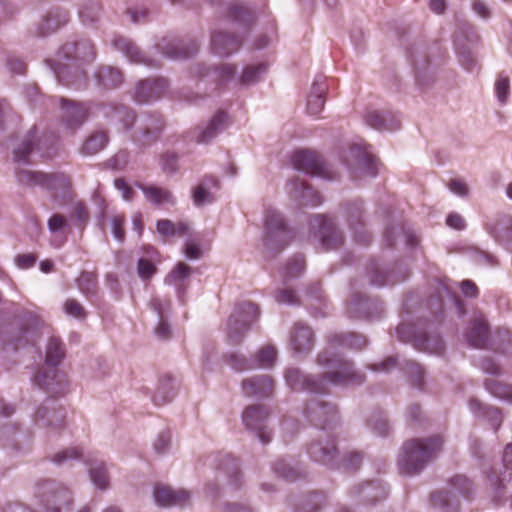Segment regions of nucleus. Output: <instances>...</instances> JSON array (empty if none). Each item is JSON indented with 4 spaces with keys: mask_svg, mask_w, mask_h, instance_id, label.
I'll list each match as a JSON object with an SVG mask.
<instances>
[{
    "mask_svg": "<svg viewBox=\"0 0 512 512\" xmlns=\"http://www.w3.org/2000/svg\"><path fill=\"white\" fill-rule=\"evenodd\" d=\"M264 242L270 250L284 248L290 241L288 230L282 215L275 209H268L265 213Z\"/></svg>",
    "mask_w": 512,
    "mask_h": 512,
    "instance_id": "7ed1b4c3",
    "label": "nucleus"
},
{
    "mask_svg": "<svg viewBox=\"0 0 512 512\" xmlns=\"http://www.w3.org/2000/svg\"><path fill=\"white\" fill-rule=\"evenodd\" d=\"M170 305V301H163L159 298H154L150 302V306L156 312L159 320L155 328V334L159 339H167L171 334L170 326L165 320V313L169 310Z\"/></svg>",
    "mask_w": 512,
    "mask_h": 512,
    "instance_id": "b1692460",
    "label": "nucleus"
},
{
    "mask_svg": "<svg viewBox=\"0 0 512 512\" xmlns=\"http://www.w3.org/2000/svg\"><path fill=\"white\" fill-rule=\"evenodd\" d=\"M99 83L104 87H116L122 83L121 72L113 67L101 68L97 73Z\"/></svg>",
    "mask_w": 512,
    "mask_h": 512,
    "instance_id": "72a5a7b5",
    "label": "nucleus"
},
{
    "mask_svg": "<svg viewBox=\"0 0 512 512\" xmlns=\"http://www.w3.org/2000/svg\"><path fill=\"white\" fill-rule=\"evenodd\" d=\"M82 455L78 448H67L55 454L53 461L56 464H63L69 460L78 459Z\"/></svg>",
    "mask_w": 512,
    "mask_h": 512,
    "instance_id": "8fccbe9b",
    "label": "nucleus"
},
{
    "mask_svg": "<svg viewBox=\"0 0 512 512\" xmlns=\"http://www.w3.org/2000/svg\"><path fill=\"white\" fill-rule=\"evenodd\" d=\"M89 476L95 487L104 490L109 486V477L105 464L101 460L89 462Z\"/></svg>",
    "mask_w": 512,
    "mask_h": 512,
    "instance_id": "c85d7f7f",
    "label": "nucleus"
},
{
    "mask_svg": "<svg viewBox=\"0 0 512 512\" xmlns=\"http://www.w3.org/2000/svg\"><path fill=\"white\" fill-rule=\"evenodd\" d=\"M228 18L235 20V21H243L246 16L248 15V12L246 8L239 5L238 3H231L228 6Z\"/></svg>",
    "mask_w": 512,
    "mask_h": 512,
    "instance_id": "13d9d810",
    "label": "nucleus"
},
{
    "mask_svg": "<svg viewBox=\"0 0 512 512\" xmlns=\"http://www.w3.org/2000/svg\"><path fill=\"white\" fill-rule=\"evenodd\" d=\"M446 223L449 227L457 230H462L466 226L464 218L457 213L449 214L447 216Z\"/></svg>",
    "mask_w": 512,
    "mask_h": 512,
    "instance_id": "774afa93",
    "label": "nucleus"
},
{
    "mask_svg": "<svg viewBox=\"0 0 512 512\" xmlns=\"http://www.w3.org/2000/svg\"><path fill=\"white\" fill-rule=\"evenodd\" d=\"M442 444L443 441L439 436L406 442L398 458L400 471L407 475L420 472L428 462L436 457Z\"/></svg>",
    "mask_w": 512,
    "mask_h": 512,
    "instance_id": "f03ea898",
    "label": "nucleus"
},
{
    "mask_svg": "<svg viewBox=\"0 0 512 512\" xmlns=\"http://www.w3.org/2000/svg\"><path fill=\"white\" fill-rule=\"evenodd\" d=\"M274 471L279 477L286 481H295L302 477V473L285 460L276 462Z\"/></svg>",
    "mask_w": 512,
    "mask_h": 512,
    "instance_id": "ea45409f",
    "label": "nucleus"
},
{
    "mask_svg": "<svg viewBox=\"0 0 512 512\" xmlns=\"http://www.w3.org/2000/svg\"><path fill=\"white\" fill-rule=\"evenodd\" d=\"M18 181L31 186H41L50 190L65 188L69 185V178L63 174H47L39 171L24 169L17 173Z\"/></svg>",
    "mask_w": 512,
    "mask_h": 512,
    "instance_id": "0eeeda50",
    "label": "nucleus"
},
{
    "mask_svg": "<svg viewBox=\"0 0 512 512\" xmlns=\"http://www.w3.org/2000/svg\"><path fill=\"white\" fill-rule=\"evenodd\" d=\"M350 153L353 157L358 159L359 165L365 171L367 176L374 177L377 174L376 160L372 156L368 155L359 146L351 148Z\"/></svg>",
    "mask_w": 512,
    "mask_h": 512,
    "instance_id": "473e14b6",
    "label": "nucleus"
},
{
    "mask_svg": "<svg viewBox=\"0 0 512 512\" xmlns=\"http://www.w3.org/2000/svg\"><path fill=\"white\" fill-rule=\"evenodd\" d=\"M100 11L101 8L97 3H90L80 10L79 16L83 23H92L98 18Z\"/></svg>",
    "mask_w": 512,
    "mask_h": 512,
    "instance_id": "a18cd8bd",
    "label": "nucleus"
},
{
    "mask_svg": "<svg viewBox=\"0 0 512 512\" xmlns=\"http://www.w3.org/2000/svg\"><path fill=\"white\" fill-rule=\"evenodd\" d=\"M198 51L195 44H192L191 47H184V46H176L173 48V50L164 51L163 53L173 59H180V58H188L194 54H196Z\"/></svg>",
    "mask_w": 512,
    "mask_h": 512,
    "instance_id": "49530a36",
    "label": "nucleus"
},
{
    "mask_svg": "<svg viewBox=\"0 0 512 512\" xmlns=\"http://www.w3.org/2000/svg\"><path fill=\"white\" fill-rule=\"evenodd\" d=\"M96 282L93 274L83 272L78 278V286L84 293L92 292L95 288Z\"/></svg>",
    "mask_w": 512,
    "mask_h": 512,
    "instance_id": "6e6d98bb",
    "label": "nucleus"
},
{
    "mask_svg": "<svg viewBox=\"0 0 512 512\" xmlns=\"http://www.w3.org/2000/svg\"><path fill=\"white\" fill-rule=\"evenodd\" d=\"M61 109L65 125L71 130L80 127L88 117V108L83 104H69L61 99Z\"/></svg>",
    "mask_w": 512,
    "mask_h": 512,
    "instance_id": "4468645a",
    "label": "nucleus"
},
{
    "mask_svg": "<svg viewBox=\"0 0 512 512\" xmlns=\"http://www.w3.org/2000/svg\"><path fill=\"white\" fill-rule=\"evenodd\" d=\"M367 123L378 130H385L387 129L386 121L384 116L379 112H371L367 115Z\"/></svg>",
    "mask_w": 512,
    "mask_h": 512,
    "instance_id": "680f3d73",
    "label": "nucleus"
},
{
    "mask_svg": "<svg viewBox=\"0 0 512 512\" xmlns=\"http://www.w3.org/2000/svg\"><path fill=\"white\" fill-rule=\"evenodd\" d=\"M65 355L63 343L55 337H52L46 349L45 364L47 367H56L60 364Z\"/></svg>",
    "mask_w": 512,
    "mask_h": 512,
    "instance_id": "c756f323",
    "label": "nucleus"
},
{
    "mask_svg": "<svg viewBox=\"0 0 512 512\" xmlns=\"http://www.w3.org/2000/svg\"><path fill=\"white\" fill-rule=\"evenodd\" d=\"M56 377V372L53 370L47 373H38L34 377V382L41 388L51 391V381Z\"/></svg>",
    "mask_w": 512,
    "mask_h": 512,
    "instance_id": "4d7b16f0",
    "label": "nucleus"
},
{
    "mask_svg": "<svg viewBox=\"0 0 512 512\" xmlns=\"http://www.w3.org/2000/svg\"><path fill=\"white\" fill-rule=\"evenodd\" d=\"M108 143V136L103 131L93 133L83 144L81 153L84 155H94L100 152Z\"/></svg>",
    "mask_w": 512,
    "mask_h": 512,
    "instance_id": "7c9ffc66",
    "label": "nucleus"
},
{
    "mask_svg": "<svg viewBox=\"0 0 512 512\" xmlns=\"http://www.w3.org/2000/svg\"><path fill=\"white\" fill-rule=\"evenodd\" d=\"M449 189L452 193H454L458 196H461V197L466 196L469 192V189H468V186L466 185V183L461 180H458V179H453L450 181Z\"/></svg>",
    "mask_w": 512,
    "mask_h": 512,
    "instance_id": "338daca9",
    "label": "nucleus"
},
{
    "mask_svg": "<svg viewBox=\"0 0 512 512\" xmlns=\"http://www.w3.org/2000/svg\"><path fill=\"white\" fill-rule=\"evenodd\" d=\"M326 83L323 76H317L312 84L311 93L307 101V112L310 115H318L324 108Z\"/></svg>",
    "mask_w": 512,
    "mask_h": 512,
    "instance_id": "a211bd4d",
    "label": "nucleus"
},
{
    "mask_svg": "<svg viewBox=\"0 0 512 512\" xmlns=\"http://www.w3.org/2000/svg\"><path fill=\"white\" fill-rule=\"evenodd\" d=\"M228 116L226 113L219 111L217 112L208 124L200 131L198 136V142L209 143L214 139L220 132H222L227 126Z\"/></svg>",
    "mask_w": 512,
    "mask_h": 512,
    "instance_id": "5701e85b",
    "label": "nucleus"
},
{
    "mask_svg": "<svg viewBox=\"0 0 512 512\" xmlns=\"http://www.w3.org/2000/svg\"><path fill=\"white\" fill-rule=\"evenodd\" d=\"M62 54L66 59H79L82 61H91L95 55L93 45L88 40L64 44Z\"/></svg>",
    "mask_w": 512,
    "mask_h": 512,
    "instance_id": "412c9836",
    "label": "nucleus"
},
{
    "mask_svg": "<svg viewBox=\"0 0 512 512\" xmlns=\"http://www.w3.org/2000/svg\"><path fill=\"white\" fill-rule=\"evenodd\" d=\"M114 185L118 191L121 192L122 198L125 201H131L134 196V191L132 188L125 182L124 179H116Z\"/></svg>",
    "mask_w": 512,
    "mask_h": 512,
    "instance_id": "0e129e2a",
    "label": "nucleus"
},
{
    "mask_svg": "<svg viewBox=\"0 0 512 512\" xmlns=\"http://www.w3.org/2000/svg\"><path fill=\"white\" fill-rule=\"evenodd\" d=\"M268 415V411L262 405L248 406L242 413V422L246 429L254 432L264 444L271 440V432L266 426Z\"/></svg>",
    "mask_w": 512,
    "mask_h": 512,
    "instance_id": "423d86ee",
    "label": "nucleus"
},
{
    "mask_svg": "<svg viewBox=\"0 0 512 512\" xmlns=\"http://www.w3.org/2000/svg\"><path fill=\"white\" fill-rule=\"evenodd\" d=\"M300 195L303 198V204L317 206L321 204V195L315 191L312 187L306 186L303 183L299 185Z\"/></svg>",
    "mask_w": 512,
    "mask_h": 512,
    "instance_id": "79ce46f5",
    "label": "nucleus"
},
{
    "mask_svg": "<svg viewBox=\"0 0 512 512\" xmlns=\"http://www.w3.org/2000/svg\"><path fill=\"white\" fill-rule=\"evenodd\" d=\"M37 130L33 128L27 136L22 140L19 146L14 150V160L17 163H27L29 155L34 151V148L43 149L46 144L45 140H39L36 136Z\"/></svg>",
    "mask_w": 512,
    "mask_h": 512,
    "instance_id": "aec40b11",
    "label": "nucleus"
},
{
    "mask_svg": "<svg viewBox=\"0 0 512 512\" xmlns=\"http://www.w3.org/2000/svg\"><path fill=\"white\" fill-rule=\"evenodd\" d=\"M63 309L66 315L77 319H82L86 316L83 306L74 299L66 300L63 305Z\"/></svg>",
    "mask_w": 512,
    "mask_h": 512,
    "instance_id": "de8ad7c7",
    "label": "nucleus"
},
{
    "mask_svg": "<svg viewBox=\"0 0 512 512\" xmlns=\"http://www.w3.org/2000/svg\"><path fill=\"white\" fill-rule=\"evenodd\" d=\"M156 229L159 234L164 236L183 235L187 226L183 222L174 223L168 219H163L157 222Z\"/></svg>",
    "mask_w": 512,
    "mask_h": 512,
    "instance_id": "c9c22d12",
    "label": "nucleus"
},
{
    "mask_svg": "<svg viewBox=\"0 0 512 512\" xmlns=\"http://www.w3.org/2000/svg\"><path fill=\"white\" fill-rule=\"evenodd\" d=\"M240 47V40L234 35L218 32L212 36L211 50L219 57H227Z\"/></svg>",
    "mask_w": 512,
    "mask_h": 512,
    "instance_id": "dca6fc26",
    "label": "nucleus"
},
{
    "mask_svg": "<svg viewBox=\"0 0 512 512\" xmlns=\"http://www.w3.org/2000/svg\"><path fill=\"white\" fill-rule=\"evenodd\" d=\"M310 228L326 249L335 248L342 242L340 232L331 219L324 215H315L310 220Z\"/></svg>",
    "mask_w": 512,
    "mask_h": 512,
    "instance_id": "6e6552de",
    "label": "nucleus"
},
{
    "mask_svg": "<svg viewBox=\"0 0 512 512\" xmlns=\"http://www.w3.org/2000/svg\"><path fill=\"white\" fill-rule=\"evenodd\" d=\"M304 414L311 421H315L317 424L325 428L327 422L336 419L337 411L335 406L326 404L320 401H313L309 403L305 409Z\"/></svg>",
    "mask_w": 512,
    "mask_h": 512,
    "instance_id": "f8f14e48",
    "label": "nucleus"
},
{
    "mask_svg": "<svg viewBox=\"0 0 512 512\" xmlns=\"http://www.w3.org/2000/svg\"><path fill=\"white\" fill-rule=\"evenodd\" d=\"M47 225L52 233H56L67 226V221L62 215L54 214L48 220Z\"/></svg>",
    "mask_w": 512,
    "mask_h": 512,
    "instance_id": "e2e57ef3",
    "label": "nucleus"
},
{
    "mask_svg": "<svg viewBox=\"0 0 512 512\" xmlns=\"http://www.w3.org/2000/svg\"><path fill=\"white\" fill-rule=\"evenodd\" d=\"M374 303L366 298L356 296L354 297L347 307V313L349 317L356 319H369L372 317L370 308Z\"/></svg>",
    "mask_w": 512,
    "mask_h": 512,
    "instance_id": "bb28decb",
    "label": "nucleus"
},
{
    "mask_svg": "<svg viewBox=\"0 0 512 512\" xmlns=\"http://www.w3.org/2000/svg\"><path fill=\"white\" fill-rule=\"evenodd\" d=\"M171 444V434L169 432H161L157 436L153 447L157 454H164L168 451Z\"/></svg>",
    "mask_w": 512,
    "mask_h": 512,
    "instance_id": "3c124183",
    "label": "nucleus"
},
{
    "mask_svg": "<svg viewBox=\"0 0 512 512\" xmlns=\"http://www.w3.org/2000/svg\"><path fill=\"white\" fill-rule=\"evenodd\" d=\"M242 390L249 397H267L273 391V382L268 376H255L243 382Z\"/></svg>",
    "mask_w": 512,
    "mask_h": 512,
    "instance_id": "2eb2a0df",
    "label": "nucleus"
},
{
    "mask_svg": "<svg viewBox=\"0 0 512 512\" xmlns=\"http://www.w3.org/2000/svg\"><path fill=\"white\" fill-rule=\"evenodd\" d=\"M495 95L501 105L507 103L510 96V79L504 73H500L494 85Z\"/></svg>",
    "mask_w": 512,
    "mask_h": 512,
    "instance_id": "4c0bfd02",
    "label": "nucleus"
},
{
    "mask_svg": "<svg viewBox=\"0 0 512 512\" xmlns=\"http://www.w3.org/2000/svg\"><path fill=\"white\" fill-rule=\"evenodd\" d=\"M64 415L60 411L39 407L35 413V421L40 426L58 427L61 425Z\"/></svg>",
    "mask_w": 512,
    "mask_h": 512,
    "instance_id": "cd10ccee",
    "label": "nucleus"
},
{
    "mask_svg": "<svg viewBox=\"0 0 512 512\" xmlns=\"http://www.w3.org/2000/svg\"><path fill=\"white\" fill-rule=\"evenodd\" d=\"M125 222L124 216L116 215L111 219V232L116 240L122 242L124 240L125 232L123 225Z\"/></svg>",
    "mask_w": 512,
    "mask_h": 512,
    "instance_id": "864d4df0",
    "label": "nucleus"
},
{
    "mask_svg": "<svg viewBox=\"0 0 512 512\" xmlns=\"http://www.w3.org/2000/svg\"><path fill=\"white\" fill-rule=\"evenodd\" d=\"M488 324L485 319L479 317L471 321L465 337L470 346L483 348L488 340Z\"/></svg>",
    "mask_w": 512,
    "mask_h": 512,
    "instance_id": "6ab92c4d",
    "label": "nucleus"
},
{
    "mask_svg": "<svg viewBox=\"0 0 512 512\" xmlns=\"http://www.w3.org/2000/svg\"><path fill=\"white\" fill-rule=\"evenodd\" d=\"M228 363L231 368L236 371H244L255 368L254 359L247 360L244 356L235 353L228 356Z\"/></svg>",
    "mask_w": 512,
    "mask_h": 512,
    "instance_id": "37998d69",
    "label": "nucleus"
},
{
    "mask_svg": "<svg viewBox=\"0 0 512 512\" xmlns=\"http://www.w3.org/2000/svg\"><path fill=\"white\" fill-rule=\"evenodd\" d=\"M292 166L298 170L309 175L322 176L325 172V167L320 156L310 150H299L291 156Z\"/></svg>",
    "mask_w": 512,
    "mask_h": 512,
    "instance_id": "1a4fd4ad",
    "label": "nucleus"
},
{
    "mask_svg": "<svg viewBox=\"0 0 512 512\" xmlns=\"http://www.w3.org/2000/svg\"><path fill=\"white\" fill-rule=\"evenodd\" d=\"M40 506L43 512H60L71 503V494L65 487L46 481L39 487Z\"/></svg>",
    "mask_w": 512,
    "mask_h": 512,
    "instance_id": "20e7f679",
    "label": "nucleus"
},
{
    "mask_svg": "<svg viewBox=\"0 0 512 512\" xmlns=\"http://www.w3.org/2000/svg\"><path fill=\"white\" fill-rule=\"evenodd\" d=\"M258 316L259 310L255 304L251 302L240 304L230 316L227 323L229 338L238 341L241 334L257 320Z\"/></svg>",
    "mask_w": 512,
    "mask_h": 512,
    "instance_id": "39448f33",
    "label": "nucleus"
},
{
    "mask_svg": "<svg viewBox=\"0 0 512 512\" xmlns=\"http://www.w3.org/2000/svg\"><path fill=\"white\" fill-rule=\"evenodd\" d=\"M137 271L139 276L143 279H149L156 271L154 264L150 259L140 258L138 260Z\"/></svg>",
    "mask_w": 512,
    "mask_h": 512,
    "instance_id": "603ef678",
    "label": "nucleus"
},
{
    "mask_svg": "<svg viewBox=\"0 0 512 512\" xmlns=\"http://www.w3.org/2000/svg\"><path fill=\"white\" fill-rule=\"evenodd\" d=\"M356 493L362 495L364 500L369 503L384 499L387 496V490L379 483H368L360 486Z\"/></svg>",
    "mask_w": 512,
    "mask_h": 512,
    "instance_id": "2f4dec72",
    "label": "nucleus"
},
{
    "mask_svg": "<svg viewBox=\"0 0 512 512\" xmlns=\"http://www.w3.org/2000/svg\"><path fill=\"white\" fill-rule=\"evenodd\" d=\"M137 186L143 192L147 201L154 205H161L163 203H175L173 195L167 189L156 186H147L144 184H138Z\"/></svg>",
    "mask_w": 512,
    "mask_h": 512,
    "instance_id": "a878e982",
    "label": "nucleus"
},
{
    "mask_svg": "<svg viewBox=\"0 0 512 512\" xmlns=\"http://www.w3.org/2000/svg\"><path fill=\"white\" fill-rule=\"evenodd\" d=\"M290 341L295 353L309 352L313 347V332L310 327L297 323L291 333Z\"/></svg>",
    "mask_w": 512,
    "mask_h": 512,
    "instance_id": "f3484780",
    "label": "nucleus"
},
{
    "mask_svg": "<svg viewBox=\"0 0 512 512\" xmlns=\"http://www.w3.org/2000/svg\"><path fill=\"white\" fill-rule=\"evenodd\" d=\"M472 10L476 15L485 20L489 19L492 15L490 7L483 0H474L472 2Z\"/></svg>",
    "mask_w": 512,
    "mask_h": 512,
    "instance_id": "bf43d9fd",
    "label": "nucleus"
},
{
    "mask_svg": "<svg viewBox=\"0 0 512 512\" xmlns=\"http://www.w3.org/2000/svg\"><path fill=\"white\" fill-rule=\"evenodd\" d=\"M431 502L434 507L447 509L450 512V495L444 491H437L432 494Z\"/></svg>",
    "mask_w": 512,
    "mask_h": 512,
    "instance_id": "5fc2aeb1",
    "label": "nucleus"
},
{
    "mask_svg": "<svg viewBox=\"0 0 512 512\" xmlns=\"http://www.w3.org/2000/svg\"><path fill=\"white\" fill-rule=\"evenodd\" d=\"M487 389L497 397H509L512 396V387L509 388V391H502L504 388L501 383L496 381H488L486 382Z\"/></svg>",
    "mask_w": 512,
    "mask_h": 512,
    "instance_id": "69168bd1",
    "label": "nucleus"
},
{
    "mask_svg": "<svg viewBox=\"0 0 512 512\" xmlns=\"http://www.w3.org/2000/svg\"><path fill=\"white\" fill-rule=\"evenodd\" d=\"M277 356V351L273 346L261 348L254 358L255 368H267L272 366Z\"/></svg>",
    "mask_w": 512,
    "mask_h": 512,
    "instance_id": "58836bf2",
    "label": "nucleus"
},
{
    "mask_svg": "<svg viewBox=\"0 0 512 512\" xmlns=\"http://www.w3.org/2000/svg\"><path fill=\"white\" fill-rule=\"evenodd\" d=\"M335 340L342 345L355 348L357 350H361L367 345L365 337L355 334H340L335 336Z\"/></svg>",
    "mask_w": 512,
    "mask_h": 512,
    "instance_id": "a19ab883",
    "label": "nucleus"
},
{
    "mask_svg": "<svg viewBox=\"0 0 512 512\" xmlns=\"http://www.w3.org/2000/svg\"><path fill=\"white\" fill-rule=\"evenodd\" d=\"M165 87L166 82L163 79L141 81L135 88V100L138 103H147L158 99Z\"/></svg>",
    "mask_w": 512,
    "mask_h": 512,
    "instance_id": "ddd939ff",
    "label": "nucleus"
},
{
    "mask_svg": "<svg viewBox=\"0 0 512 512\" xmlns=\"http://www.w3.org/2000/svg\"><path fill=\"white\" fill-rule=\"evenodd\" d=\"M219 182L212 176H206L194 188L192 193L193 202L196 206H203L213 201L212 190L218 189Z\"/></svg>",
    "mask_w": 512,
    "mask_h": 512,
    "instance_id": "4be33fe9",
    "label": "nucleus"
},
{
    "mask_svg": "<svg viewBox=\"0 0 512 512\" xmlns=\"http://www.w3.org/2000/svg\"><path fill=\"white\" fill-rule=\"evenodd\" d=\"M154 500L157 505L169 507L173 505H184L190 500V492L184 489H172L169 486L156 485L153 491Z\"/></svg>",
    "mask_w": 512,
    "mask_h": 512,
    "instance_id": "9b49d317",
    "label": "nucleus"
},
{
    "mask_svg": "<svg viewBox=\"0 0 512 512\" xmlns=\"http://www.w3.org/2000/svg\"><path fill=\"white\" fill-rule=\"evenodd\" d=\"M192 269L187 264L180 262L166 277L165 282L177 288L182 287L184 281L191 275Z\"/></svg>",
    "mask_w": 512,
    "mask_h": 512,
    "instance_id": "f704fd0d",
    "label": "nucleus"
},
{
    "mask_svg": "<svg viewBox=\"0 0 512 512\" xmlns=\"http://www.w3.org/2000/svg\"><path fill=\"white\" fill-rule=\"evenodd\" d=\"M305 261L303 257L297 256L288 261L285 268L287 278L298 277L304 271Z\"/></svg>",
    "mask_w": 512,
    "mask_h": 512,
    "instance_id": "c03bdc74",
    "label": "nucleus"
},
{
    "mask_svg": "<svg viewBox=\"0 0 512 512\" xmlns=\"http://www.w3.org/2000/svg\"><path fill=\"white\" fill-rule=\"evenodd\" d=\"M112 44L117 50L121 51L131 62L143 63L149 66L154 65L152 61L143 56V54L137 49V47L127 38L117 37L113 40Z\"/></svg>",
    "mask_w": 512,
    "mask_h": 512,
    "instance_id": "393cba45",
    "label": "nucleus"
},
{
    "mask_svg": "<svg viewBox=\"0 0 512 512\" xmlns=\"http://www.w3.org/2000/svg\"><path fill=\"white\" fill-rule=\"evenodd\" d=\"M310 458L324 465H333L337 459L338 451L332 439H318L308 447Z\"/></svg>",
    "mask_w": 512,
    "mask_h": 512,
    "instance_id": "9d476101",
    "label": "nucleus"
},
{
    "mask_svg": "<svg viewBox=\"0 0 512 512\" xmlns=\"http://www.w3.org/2000/svg\"><path fill=\"white\" fill-rule=\"evenodd\" d=\"M266 72L267 66L265 64L247 66L240 77V82L245 85L254 84L259 81Z\"/></svg>",
    "mask_w": 512,
    "mask_h": 512,
    "instance_id": "e433bc0d",
    "label": "nucleus"
},
{
    "mask_svg": "<svg viewBox=\"0 0 512 512\" xmlns=\"http://www.w3.org/2000/svg\"><path fill=\"white\" fill-rule=\"evenodd\" d=\"M318 363L329 369L322 379L316 380L303 375L297 368H290L285 373L287 385L294 391L323 393L329 385H357L364 381V376L355 372L351 363L334 354L321 353Z\"/></svg>",
    "mask_w": 512,
    "mask_h": 512,
    "instance_id": "f257e3e1",
    "label": "nucleus"
},
{
    "mask_svg": "<svg viewBox=\"0 0 512 512\" xmlns=\"http://www.w3.org/2000/svg\"><path fill=\"white\" fill-rule=\"evenodd\" d=\"M169 386V383L168 382H164L161 384V387H159L156 392L154 393L153 395V401L156 405H163L165 403H168L170 402L173 397H174V393L173 392H170L168 395H164L163 394V390H165L166 388H168Z\"/></svg>",
    "mask_w": 512,
    "mask_h": 512,
    "instance_id": "052dcab7",
    "label": "nucleus"
},
{
    "mask_svg": "<svg viewBox=\"0 0 512 512\" xmlns=\"http://www.w3.org/2000/svg\"><path fill=\"white\" fill-rule=\"evenodd\" d=\"M236 69L230 64H223L221 67L213 70V79L219 82H226L233 78Z\"/></svg>",
    "mask_w": 512,
    "mask_h": 512,
    "instance_id": "09e8293b",
    "label": "nucleus"
}]
</instances>
